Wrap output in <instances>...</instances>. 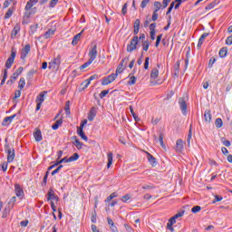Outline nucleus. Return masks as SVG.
Wrapping results in <instances>:
<instances>
[{
  "label": "nucleus",
  "mask_w": 232,
  "mask_h": 232,
  "mask_svg": "<svg viewBox=\"0 0 232 232\" xmlns=\"http://www.w3.org/2000/svg\"><path fill=\"white\" fill-rule=\"evenodd\" d=\"M137 34H139V30H134V35H136L130 40V44L127 45V52L130 53L137 50V44H139V36H137Z\"/></svg>",
  "instance_id": "f257e3e1"
},
{
  "label": "nucleus",
  "mask_w": 232,
  "mask_h": 232,
  "mask_svg": "<svg viewBox=\"0 0 232 232\" xmlns=\"http://www.w3.org/2000/svg\"><path fill=\"white\" fill-rule=\"evenodd\" d=\"M5 151L7 153V162H14V159H15V150L12 149L10 144H5Z\"/></svg>",
  "instance_id": "f03ea898"
},
{
  "label": "nucleus",
  "mask_w": 232,
  "mask_h": 232,
  "mask_svg": "<svg viewBox=\"0 0 232 232\" xmlns=\"http://www.w3.org/2000/svg\"><path fill=\"white\" fill-rule=\"evenodd\" d=\"M60 66H61V54H58L57 57L53 59V61L49 63V69L53 70V72H57Z\"/></svg>",
  "instance_id": "7ed1b4c3"
},
{
  "label": "nucleus",
  "mask_w": 232,
  "mask_h": 232,
  "mask_svg": "<svg viewBox=\"0 0 232 232\" xmlns=\"http://www.w3.org/2000/svg\"><path fill=\"white\" fill-rule=\"evenodd\" d=\"M15 55H17V52L14 48L11 50V55L5 62V68L10 69L12 68V64H14V61H15Z\"/></svg>",
  "instance_id": "20e7f679"
},
{
  "label": "nucleus",
  "mask_w": 232,
  "mask_h": 232,
  "mask_svg": "<svg viewBox=\"0 0 232 232\" xmlns=\"http://www.w3.org/2000/svg\"><path fill=\"white\" fill-rule=\"evenodd\" d=\"M179 104L183 115H186L188 111V99L184 97L179 98Z\"/></svg>",
  "instance_id": "39448f33"
},
{
  "label": "nucleus",
  "mask_w": 232,
  "mask_h": 232,
  "mask_svg": "<svg viewBox=\"0 0 232 232\" xmlns=\"http://www.w3.org/2000/svg\"><path fill=\"white\" fill-rule=\"evenodd\" d=\"M115 79H117V73H111L109 76L102 79V86H108V84H111V82H113Z\"/></svg>",
  "instance_id": "423d86ee"
},
{
  "label": "nucleus",
  "mask_w": 232,
  "mask_h": 232,
  "mask_svg": "<svg viewBox=\"0 0 232 232\" xmlns=\"http://www.w3.org/2000/svg\"><path fill=\"white\" fill-rule=\"evenodd\" d=\"M23 70L24 68L23 67H19L11 76V80L10 81H7V84H11L13 82H15V81H17V78L19 77V75H21L23 73Z\"/></svg>",
  "instance_id": "0eeeda50"
},
{
  "label": "nucleus",
  "mask_w": 232,
  "mask_h": 232,
  "mask_svg": "<svg viewBox=\"0 0 232 232\" xmlns=\"http://www.w3.org/2000/svg\"><path fill=\"white\" fill-rule=\"evenodd\" d=\"M14 192L16 197L21 199L23 198V197H24V190H23V187H21V185L18 183L14 184Z\"/></svg>",
  "instance_id": "6e6552de"
},
{
  "label": "nucleus",
  "mask_w": 232,
  "mask_h": 232,
  "mask_svg": "<svg viewBox=\"0 0 232 232\" xmlns=\"http://www.w3.org/2000/svg\"><path fill=\"white\" fill-rule=\"evenodd\" d=\"M30 50H31L30 44H26V45L22 49L20 59H22L23 61H24V60L26 59V55H28V53H30Z\"/></svg>",
  "instance_id": "1a4fd4ad"
},
{
  "label": "nucleus",
  "mask_w": 232,
  "mask_h": 232,
  "mask_svg": "<svg viewBox=\"0 0 232 232\" xmlns=\"http://www.w3.org/2000/svg\"><path fill=\"white\" fill-rule=\"evenodd\" d=\"M47 200L48 202H50V200H59V197L55 196L53 188H49V191L47 192Z\"/></svg>",
  "instance_id": "9d476101"
},
{
  "label": "nucleus",
  "mask_w": 232,
  "mask_h": 232,
  "mask_svg": "<svg viewBox=\"0 0 232 232\" xmlns=\"http://www.w3.org/2000/svg\"><path fill=\"white\" fill-rule=\"evenodd\" d=\"M89 57L91 61H94V59H97V45H93V47L89 52Z\"/></svg>",
  "instance_id": "9b49d317"
},
{
  "label": "nucleus",
  "mask_w": 232,
  "mask_h": 232,
  "mask_svg": "<svg viewBox=\"0 0 232 232\" xmlns=\"http://www.w3.org/2000/svg\"><path fill=\"white\" fill-rule=\"evenodd\" d=\"M96 115H97V109H95V107H92L88 113V121L92 122V121L95 119Z\"/></svg>",
  "instance_id": "f8f14e48"
},
{
  "label": "nucleus",
  "mask_w": 232,
  "mask_h": 232,
  "mask_svg": "<svg viewBox=\"0 0 232 232\" xmlns=\"http://www.w3.org/2000/svg\"><path fill=\"white\" fill-rule=\"evenodd\" d=\"M38 1L39 0H29L24 8L25 12H28V10H32V8L35 6V5H37Z\"/></svg>",
  "instance_id": "ddd939ff"
},
{
  "label": "nucleus",
  "mask_w": 232,
  "mask_h": 232,
  "mask_svg": "<svg viewBox=\"0 0 232 232\" xmlns=\"http://www.w3.org/2000/svg\"><path fill=\"white\" fill-rule=\"evenodd\" d=\"M81 37H82V31L79 34H77L73 38H72V46H77V44H79V42L81 41Z\"/></svg>",
  "instance_id": "4468645a"
},
{
  "label": "nucleus",
  "mask_w": 232,
  "mask_h": 232,
  "mask_svg": "<svg viewBox=\"0 0 232 232\" xmlns=\"http://www.w3.org/2000/svg\"><path fill=\"white\" fill-rule=\"evenodd\" d=\"M34 137L36 142H41V140H43V134L41 132V130L36 129V131L34 132Z\"/></svg>",
  "instance_id": "2eb2a0df"
},
{
  "label": "nucleus",
  "mask_w": 232,
  "mask_h": 232,
  "mask_svg": "<svg viewBox=\"0 0 232 232\" xmlns=\"http://www.w3.org/2000/svg\"><path fill=\"white\" fill-rule=\"evenodd\" d=\"M107 222L110 226V229H111V231L113 232H117L119 231V229L117 228V226H115V223L113 222V219L107 218Z\"/></svg>",
  "instance_id": "dca6fc26"
},
{
  "label": "nucleus",
  "mask_w": 232,
  "mask_h": 232,
  "mask_svg": "<svg viewBox=\"0 0 232 232\" xmlns=\"http://www.w3.org/2000/svg\"><path fill=\"white\" fill-rule=\"evenodd\" d=\"M182 150H184V141L179 139L176 141V151L180 152Z\"/></svg>",
  "instance_id": "f3484780"
},
{
  "label": "nucleus",
  "mask_w": 232,
  "mask_h": 232,
  "mask_svg": "<svg viewBox=\"0 0 232 232\" xmlns=\"http://www.w3.org/2000/svg\"><path fill=\"white\" fill-rule=\"evenodd\" d=\"M108 163H107V169L111 168V164H113V152H109L107 154Z\"/></svg>",
  "instance_id": "a211bd4d"
},
{
  "label": "nucleus",
  "mask_w": 232,
  "mask_h": 232,
  "mask_svg": "<svg viewBox=\"0 0 232 232\" xmlns=\"http://www.w3.org/2000/svg\"><path fill=\"white\" fill-rule=\"evenodd\" d=\"M204 119H205V121L208 122V124H209V122H211L212 116H211V111L210 110H206L205 111Z\"/></svg>",
  "instance_id": "6ab92c4d"
},
{
  "label": "nucleus",
  "mask_w": 232,
  "mask_h": 232,
  "mask_svg": "<svg viewBox=\"0 0 232 232\" xmlns=\"http://www.w3.org/2000/svg\"><path fill=\"white\" fill-rule=\"evenodd\" d=\"M147 159L152 167H154L155 164H157V159H155L154 156L151 155L150 152H147Z\"/></svg>",
  "instance_id": "aec40b11"
},
{
  "label": "nucleus",
  "mask_w": 232,
  "mask_h": 232,
  "mask_svg": "<svg viewBox=\"0 0 232 232\" xmlns=\"http://www.w3.org/2000/svg\"><path fill=\"white\" fill-rule=\"evenodd\" d=\"M15 117H17V114H14V115L5 117L4 119V122H3L4 126H6L7 124H10V122H12V121H14V119H15Z\"/></svg>",
  "instance_id": "412c9836"
},
{
  "label": "nucleus",
  "mask_w": 232,
  "mask_h": 232,
  "mask_svg": "<svg viewBox=\"0 0 232 232\" xmlns=\"http://www.w3.org/2000/svg\"><path fill=\"white\" fill-rule=\"evenodd\" d=\"M46 93H48V92L44 91L42 92L36 98V102H40V103H44V95H46Z\"/></svg>",
  "instance_id": "4be33fe9"
},
{
  "label": "nucleus",
  "mask_w": 232,
  "mask_h": 232,
  "mask_svg": "<svg viewBox=\"0 0 232 232\" xmlns=\"http://www.w3.org/2000/svg\"><path fill=\"white\" fill-rule=\"evenodd\" d=\"M77 133L79 135V137H81V139H82L83 140H85V142H88V136L84 134V130H78Z\"/></svg>",
  "instance_id": "5701e85b"
},
{
  "label": "nucleus",
  "mask_w": 232,
  "mask_h": 232,
  "mask_svg": "<svg viewBox=\"0 0 232 232\" xmlns=\"http://www.w3.org/2000/svg\"><path fill=\"white\" fill-rule=\"evenodd\" d=\"M15 202H17V198L15 197L11 198L8 202V208H11V209H14V206H15Z\"/></svg>",
  "instance_id": "b1692460"
},
{
  "label": "nucleus",
  "mask_w": 232,
  "mask_h": 232,
  "mask_svg": "<svg viewBox=\"0 0 232 232\" xmlns=\"http://www.w3.org/2000/svg\"><path fill=\"white\" fill-rule=\"evenodd\" d=\"M157 77H159V69L154 68L151 70L150 79H157Z\"/></svg>",
  "instance_id": "393cba45"
},
{
  "label": "nucleus",
  "mask_w": 232,
  "mask_h": 232,
  "mask_svg": "<svg viewBox=\"0 0 232 232\" xmlns=\"http://www.w3.org/2000/svg\"><path fill=\"white\" fill-rule=\"evenodd\" d=\"M75 140L73 141V144L77 150H82V142H81L77 137H74Z\"/></svg>",
  "instance_id": "a878e982"
},
{
  "label": "nucleus",
  "mask_w": 232,
  "mask_h": 232,
  "mask_svg": "<svg viewBox=\"0 0 232 232\" xmlns=\"http://www.w3.org/2000/svg\"><path fill=\"white\" fill-rule=\"evenodd\" d=\"M59 126H63V120H58L52 125L53 130H59Z\"/></svg>",
  "instance_id": "bb28decb"
},
{
  "label": "nucleus",
  "mask_w": 232,
  "mask_h": 232,
  "mask_svg": "<svg viewBox=\"0 0 232 232\" xmlns=\"http://www.w3.org/2000/svg\"><path fill=\"white\" fill-rule=\"evenodd\" d=\"M55 34V31L53 30H48L44 34V39H50L52 37V35Z\"/></svg>",
  "instance_id": "cd10ccee"
},
{
  "label": "nucleus",
  "mask_w": 232,
  "mask_h": 232,
  "mask_svg": "<svg viewBox=\"0 0 232 232\" xmlns=\"http://www.w3.org/2000/svg\"><path fill=\"white\" fill-rule=\"evenodd\" d=\"M11 209L12 208L10 207L5 208L2 213V218H6L8 217V215H10Z\"/></svg>",
  "instance_id": "c85d7f7f"
},
{
  "label": "nucleus",
  "mask_w": 232,
  "mask_h": 232,
  "mask_svg": "<svg viewBox=\"0 0 232 232\" xmlns=\"http://www.w3.org/2000/svg\"><path fill=\"white\" fill-rule=\"evenodd\" d=\"M227 55V47H223L219 51V57L224 58Z\"/></svg>",
  "instance_id": "c756f323"
},
{
  "label": "nucleus",
  "mask_w": 232,
  "mask_h": 232,
  "mask_svg": "<svg viewBox=\"0 0 232 232\" xmlns=\"http://www.w3.org/2000/svg\"><path fill=\"white\" fill-rule=\"evenodd\" d=\"M215 126L216 128H222V126H224V121L220 118H218L215 121Z\"/></svg>",
  "instance_id": "7c9ffc66"
},
{
  "label": "nucleus",
  "mask_w": 232,
  "mask_h": 232,
  "mask_svg": "<svg viewBox=\"0 0 232 232\" xmlns=\"http://www.w3.org/2000/svg\"><path fill=\"white\" fill-rule=\"evenodd\" d=\"M128 63H130V56H126L125 58H123L120 64H122V66L126 68V66H128Z\"/></svg>",
  "instance_id": "2f4dec72"
},
{
  "label": "nucleus",
  "mask_w": 232,
  "mask_h": 232,
  "mask_svg": "<svg viewBox=\"0 0 232 232\" xmlns=\"http://www.w3.org/2000/svg\"><path fill=\"white\" fill-rule=\"evenodd\" d=\"M25 85H26V82L24 81V78H21L18 82L19 90H23V88H24Z\"/></svg>",
  "instance_id": "473e14b6"
},
{
  "label": "nucleus",
  "mask_w": 232,
  "mask_h": 232,
  "mask_svg": "<svg viewBox=\"0 0 232 232\" xmlns=\"http://www.w3.org/2000/svg\"><path fill=\"white\" fill-rule=\"evenodd\" d=\"M137 82V78L135 76H130L128 82L129 86H133Z\"/></svg>",
  "instance_id": "72a5a7b5"
},
{
  "label": "nucleus",
  "mask_w": 232,
  "mask_h": 232,
  "mask_svg": "<svg viewBox=\"0 0 232 232\" xmlns=\"http://www.w3.org/2000/svg\"><path fill=\"white\" fill-rule=\"evenodd\" d=\"M124 66L122 65V63H119L117 69H116V73L117 75H119V73H122V72H124Z\"/></svg>",
  "instance_id": "f704fd0d"
},
{
  "label": "nucleus",
  "mask_w": 232,
  "mask_h": 232,
  "mask_svg": "<svg viewBox=\"0 0 232 232\" xmlns=\"http://www.w3.org/2000/svg\"><path fill=\"white\" fill-rule=\"evenodd\" d=\"M154 12H159V10L162 8V4H160V2H154Z\"/></svg>",
  "instance_id": "c9c22d12"
},
{
  "label": "nucleus",
  "mask_w": 232,
  "mask_h": 232,
  "mask_svg": "<svg viewBox=\"0 0 232 232\" xmlns=\"http://www.w3.org/2000/svg\"><path fill=\"white\" fill-rule=\"evenodd\" d=\"M142 48L144 52H148V50H150V42L144 41L142 44Z\"/></svg>",
  "instance_id": "e433bc0d"
},
{
  "label": "nucleus",
  "mask_w": 232,
  "mask_h": 232,
  "mask_svg": "<svg viewBox=\"0 0 232 232\" xmlns=\"http://www.w3.org/2000/svg\"><path fill=\"white\" fill-rule=\"evenodd\" d=\"M70 162H74V160H79V153H74L69 158Z\"/></svg>",
  "instance_id": "4c0bfd02"
},
{
  "label": "nucleus",
  "mask_w": 232,
  "mask_h": 232,
  "mask_svg": "<svg viewBox=\"0 0 232 232\" xmlns=\"http://www.w3.org/2000/svg\"><path fill=\"white\" fill-rule=\"evenodd\" d=\"M90 84H91L90 80H85L83 82H82V86H83L82 90H86V88H88Z\"/></svg>",
  "instance_id": "58836bf2"
},
{
  "label": "nucleus",
  "mask_w": 232,
  "mask_h": 232,
  "mask_svg": "<svg viewBox=\"0 0 232 232\" xmlns=\"http://www.w3.org/2000/svg\"><path fill=\"white\" fill-rule=\"evenodd\" d=\"M131 196L130 194H126L125 196H122L121 200V202H127L128 200H130Z\"/></svg>",
  "instance_id": "ea45409f"
},
{
  "label": "nucleus",
  "mask_w": 232,
  "mask_h": 232,
  "mask_svg": "<svg viewBox=\"0 0 232 232\" xmlns=\"http://www.w3.org/2000/svg\"><path fill=\"white\" fill-rule=\"evenodd\" d=\"M92 63H93L92 60H88L85 63H83L81 67L80 70H84V68H88V66L90 64H92Z\"/></svg>",
  "instance_id": "a19ab883"
},
{
  "label": "nucleus",
  "mask_w": 232,
  "mask_h": 232,
  "mask_svg": "<svg viewBox=\"0 0 232 232\" xmlns=\"http://www.w3.org/2000/svg\"><path fill=\"white\" fill-rule=\"evenodd\" d=\"M64 110H65L66 115H70V101L66 102Z\"/></svg>",
  "instance_id": "79ce46f5"
},
{
  "label": "nucleus",
  "mask_w": 232,
  "mask_h": 232,
  "mask_svg": "<svg viewBox=\"0 0 232 232\" xmlns=\"http://www.w3.org/2000/svg\"><path fill=\"white\" fill-rule=\"evenodd\" d=\"M108 93H110V91H109V90L102 91L101 93H100V95H99L100 99H104V97H105Z\"/></svg>",
  "instance_id": "37998d69"
},
{
  "label": "nucleus",
  "mask_w": 232,
  "mask_h": 232,
  "mask_svg": "<svg viewBox=\"0 0 232 232\" xmlns=\"http://www.w3.org/2000/svg\"><path fill=\"white\" fill-rule=\"evenodd\" d=\"M12 14H14V11L9 8L6 14H5V19H10V17H12Z\"/></svg>",
  "instance_id": "c03bdc74"
},
{
  "label": "nucleus",
  "mask_w": 232,
  "mask_h": 232,
  "mask_svg": "<svg viewBox=\"0 0 232 232\" xmlns=\"http://www.w3.org/2000/svg\"><path fill=\"white\" fill-rule=\"evenodd\" d=\"M215 63H217V58L215 57L210 58L208 62V68H213V64H215Z\"/></svg>",
  "instance_id": "a18cd8bd"
},
{
  "label": "nucleus",
  "mask_w": 232,
  "mask_h": 232,
  "mask_svg": "<svg viewBox=\"0 0 232 232\" xmlns=\"http://www.w3.org/2000/svg\"><path fill=\"white\" fill-rule=\"evenodd\" d=\"M140 20L137 19L134 22V30H140Z\"/></svg>",
  "instance_id": "49530a36"
},
{
  "label": "nucleus",
  "mask_w": 232,
  "mask_h": 232,
  "mask_svg": "<svg viewBox=\"0 0 232 232\" xmlns=\"http://www.w3.org/2000/svg\"><path fill=\"white\" fill-rule=\"evenodd\" d=\"M202 209V207L200 206H195L191 208L192 213H198Z\"/></svg>",
  "instance_id": "de8ad7c7"
},
{
  "label": "nucleus",
  "mask_w": 232,
  "mask_h": 232,
  "mask_svg": "<svg viewBox=\"0 0 232 232\" xmlns=\"http://www.w3.org/2000/svg\"><path fill=\"white\" fill-rule=\"evenodd\" d=\"M36 72H37V71H35V70H34V69L30 70V71L28 72V73H27V77H29V79H32V78L34 77V75H35Z\"/></svg>",
  "instance_id": "09e8293b"
},
{
  "label": "nucleus",
  "mask_w": 232,
  "mask_h": 232,
  "mask_svg": "<svg viewBox=\"0 0 232 232\" xmlns=\"http://www.w3.org/2000/svg\"><path fill=\"white\" fill-rule=\"evenodd\" d=\"M174 3H175V6H174L175 10H179V8H180L182 0H175Z\"/></svg>",
  "instance_id": "8fccbe9b"
},
{
  "label": "nucleus",
  "mask_w": 232,
  "mask_h": 232,
  "mask_svg": "<svg viewBox=\"0 0 232 232\" xmlns=\"http://www.w3.org/2000/svg\"><path fill=\"white\" fill-rule=\"evenodd\" d=\"M159 141H160V146L162 148H164V136H162V133H160L159 136Z\"/></svg>",
  "instance_id": "3c124183"
},
{
  "label": "nucleus",
  "mask_w": 232,
  "mask_h": 232,
  "mask_svg": "<svg viewBox=\"0 0 232 232\" xmlns=\"http://www.w3.org/2000/svg\"><path fill=\"white\" fill-rule=\"evenodd\" d=\"M180 217H184V210L178 212L176 215H174L172 218H174L176 220L177 218H180Z\"/></svg>",
  "instance_id": "603ef678"
},
{
  "label": "nucleus",
  "mask_w": 232,
  "mask_h": 232,
  "mask_svg": "<svg viewBox=\"0 0 232 232\" xmlns=\"http://www.w3.org/2000/svg\"><path fill=\"white\" fill-rule=\"evenodd\" d=\"M222 196L216 195L213 200V204H217V202H220L222 200Z\"/></svg>",
  "instance_id": "864d4df0"
},
{
  "label": "nucleus",
  "mask_w": 232,
  "mask_h": 232,
  "mask_svg": "<svg viewBox=\"0 0 232 232\" xmlns=\"http://www.w3.org/2000/svg\"><path fill=\"white\" fill-rule=\"evenodd\" d=\"M61 169H63V165H60V166H58V168L56 169H54L52 173H51V175H57V173H59V171H61Z\"/></svg>",
  "instance_id": "5fc2aeb1"
},
{
  "label": "nucleus",
  "mask_w": 232,
  "mask_h": 232,
  "mask_svg": "<svg viewBox=\"0 0 232 232\" xmlns=\"http://www.w3.org/2000/svg\"><path fill=\"white\" fill-rule=\"evenodd\" d=\"M149 67H150V57H146L145 63H144V69L148 70Z\"/></svg>",
  "instance_id": "6e6d98bb"
},
{
  "label": "nucleus",
  "mask_w": 232,
  "mask_h": 232,
  "mask_svg": "<svg viewBox=\"0 0 232 232\" xmlns=\"http://www.w3.org/2000/svg\"><path fill=\"white\" fill-rule=\"evenodd\" d=\"M18 34H19V31L13 30L12 33H11V39H15V37H17Z\"/></svg>",
  "instance_id": "4d7b16f0"
},
{
  "label": "nucleus",
  "mask_w": 232,
  "mask_h": 232,
  "mask_svg": "<svg viewBox=\"0 0 232 232\" xmlns=\"http://www.w3.org/2000/svg\"><path fill=\"white\" fill-rule=\"evenodd\" d=\"M128 12V4H124L121 9V13L123 15H126V13Z\"/></svg>",
  "instance_id": "13d9d810"
},
{
  "label": "nucleus",
  "mask_w": 232,
  "mask_h": 232,
  "mask_svg": "<svg viewBox=\"0 0 232 232\" xmlns=\"http://www.w3.org/2000/svg\"><path fill=\"white\" fill-rule=\"evenodd\" d=\"M149 3H150V0H142L140 4L141 8H146Z\"/></svg>",
  "instance_id": "bf43d9fd"
},
{
  "label": "nucleus",
  "mask_w": 232,
  "mask_h": 232,
  "mask_svg": "<svg viewBox=\"0 0 232 232\" xmlns=\"http://www.w3.org/2000/svg\"><path fill=\"white\" fill-rule=\"evenodd\" d=\"M167 229H169L171 232L175 231V228H173V225L169 221L167 224Z\"/></svg>",
  "instance_id": "052dcab7"
},
{
  "label": "nucleus",
  "mask_w": 232,
  "mask_h": 232,
  "mask_svg": "<svg viewBox=\"0 0 232 232\" xmlns=\"http://www.w3.org/2000/svg\"><path fill=\"white\" fill-rule=\"evenodd\" d=\"M174 6H175V2H172V3L170 4V5H169L168 11H167V15H168L169 14H171V10H173Z\"/></svg>",
  "instance_id": "680f3d73"
},
{
  "label": "nucleus",
  "mask_w": 232,
  "mask_h": 232,
  "mask_svg": "<svg viewBox=\"0 0 232 232\" xmlns=\"http://www.w3.org/2000/svg\"><path fill=\"white\" fill-rule=\"evenodd\" d=\"M63 162H71V161H70V158H69V159L63 158V159H62L61 160L57 161L56 163H57L58 166H59V164H63Z\"/></svg>",
  "instance_id": "e2e57ef3"
},
{
  "label": "nucleus",
  "mask_w": 232,
  "mask_h": 232,
  "mask_svg": "<svg viewBox=\"0 0 232 232\" xmlns=\"http://www.w3.org/2000/svg\"><path fill=\"white\" fill-rule=\"evenodd\" d=\"M161 40H162V34L158 35L156 40V47H158L159 44H160Z\"/></svg>",
  "instance_id": "0e129e2a"
},
{
  "label": "nucleus",
  "mask_w": 232,
  "mask_h": 232,
  "mask_svg": "<svg viewBox=\"0 0 232 232\" xmlns=\"http://www.w3.org/2000/svg\"><path fill=\"white\" fill-rule=\"evenodd\" d=\"M157 11H154L152 14V21H157L159 19V14Z\"/></svg>",
  "instance_id": "69168bd1"
},
{
  "label": "nucleus",
  "mask_w": 232,
  "mask_h": 232,
  "mask_svg": "<svg viewBox=\"0 0 232 232\" xmlns=\"http://www.w3.org/2000/svg\"><path fill=\"white\" fill-rule=\"evenodd\" d=\"M226 44H227L228 46H231V44H232V36H228L227 38Z\"/></svg>",
  "instance_id": "338daca9"
},
{
  "label": "nucleus",
  "mask_w": 232,
  "mask_h": 232,
  "mask_svg": "<svg viewBox=\"0 0 232 232\" xmlns=\"http://www.w3.org/2000/svg\"><path fill=\"white\" fill-rule=\"evenodd\" d=\"M19 97H21V90H18V91L14 92V99H19Z\"/></svg>",
  "instance_id": "774afa93"
}]
</instances>
